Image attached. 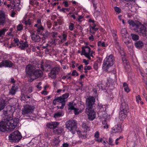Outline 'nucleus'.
Listing matches in <instances>:
<instances>
[{
  "label": "nucleus",
  "mask_w": 147,
  "mask_h": 147,
  "mask_svg": "<svg viewBox=\"0 0 147 147\" xmlns=\"http://www.w3.org/2000/svg\"><path fill=\"white\" fill-rule=\"evenodd\" d=\"M5 20L4 14L0 15V25H3L5 23Z\"/></svg>",
  "instance_id": "nucleus-30"
},
{
  "label": "nucleus",
  "mask_w": 147,
  "mask_h": 147,
  "mask_svg": "<svg viewBox=\"0 0 147 147\" xmlns=\"http://www.w3.org/2000/svg\"><path fill=\"white\" fill-rule=\"evenodd\" d=\"M127 22L130 26L134 27V29L135 31L144 36H147V26L146 27L140 22L132 20H129Z\"/></svg>",
  "instance_id": "nucleus-1"
},
{
  "label": "nucleus",
  "mask_w": 147,
  "mask_h": 147,
  "mask_svg": "<svg viewBox=\"0 0 147 147\" xmlns=\"http://www.w3.org/2000/svg\"><path fill=\"white\" fill-rule=\"evenodd\" d=\"M129 109L128 105L125 102L122 103L121 105L120 111H123L126 113H128Z\"/></svg>",
  "instance_id": "nucleus-19"
},
{
  "label": "nucleus",
  "mask_w": 147,
  "mask_h": 147,
  "mask_svg": "<svg viewBox=\"0 0 147 147\" xmlns=\"http://www.w3.org/2000/svg\"><path fill=\"white\" fill-rule=\"evenodd\" d=\"M17 41H18V42L17 43V45L21 50H24L26 47H27L28 46L27 42L26 41L24 42L22 41H20V42H19L18 39L16 40L15 41L18 42Z\"/></svg>",
  "instance_id": "nucleus-14"
},
{
  "label": "nucleus",
  "mask_w": 147,
  "mask_h": 147,
  "mask_svg": "<svg viewBox=\"0 0 147 147\" xmlns=\"http://www.w3.org/2000/svg\"><path fill=\"white\" fill-rule=\"evenodd\" d=\"M22 22L29 29H30L33 27V23L31 19H28L26 20L25 18L22 20Z\"/></svg>",
  "instance_id": "nucleus-15"
},
{
  "label": "nucleus",
  "mask_w": 147,
  "mask_h": 147,
  "mask_svg": "<svg viewBox=\"0 0 147 147\" xmlns=\"http://www.w3.org/2000/svg\"><path fill=\"white\" fill-rule=\"evenodd\" d=\"M60 140L58 138H55L53 140L51 143L52 145L53 146H59V143Z\"/></svg>",
  "instance_id": "nucleus-29"
},
{
  "label": "nucleus",
  "mask_w": 147,
  "mask_h": 147,
  "mask_svg": "<svg viewBox=\"0 0 147 147\" xmlns=\"http://www.w3.org/2000/svg\"><path fill=\"white\" fill-rule=\"evenodd\" d=\"M48 33L47 32L45 34H44V33L42 34V37L41 39L43 41L45 39L47 38L48 36Z\"/></svg>",
  "instance_id": "nucleus-48"
},
{
  "label": "nucleus",
  "mask_w": 147,
  "mask_h": 147,
  "mask_svg": "<svg viewBox=\"0 0 147 147\" xmlns=\"http://www.w3.org/2000/svg\"><path fill=\"white\" fill-rule=\"evenodd\" d=\"M52 36L53 38L56 37L57 36L58 33L57 32H53L51 33Z\"/></svg>",
  "instance_id": "nucleus-57"
},
{
  "label": "nucleus",
  "mask_w": 147,
  "mask_h": 147,
  "mask_svg": "<svg viewBox=\"0 0 147 147\" xmlns=\"http://www.w3.org/2000/svg\"><path fill=\"white\" fill-rule=\"evenodd\" d=\"M114 60V57L112 55L107 57L104 60L103 64L102 69L104 71H108L109 68L113 65Z\"/></svg>",
  "instance_id": "nucleus-2"
},
{
  "label": "nucleus",
  "mask_w": 147,
  "mask_h": 147,
  "mask_svg": "<svg viewBox=\"0 0 147 147\" xmlns=\"http://www.w3.org/2000/svg\"><path fill=\"white\" fill-rule=\"evenodd\" d=\"M63 115V113L62 111L58 112L54 114V117L55 118L60 117Z\"/></svg>",
  "instance_id": "nucleus-36"
},
{
  "label": "nucleus",
  "mask_w": 147,
  "mask_h": 147,
  "mask_svg": "<svg viewBox=\"0 0 147 147\" xmlns=\"http://www.w3.org/2000/svg\"><path fill=\"white\" fill-rule=\"evenodd\" d=\"M57 23H58L59 25H61L63 23L61 19H58L57 20Z\"/></svg>",
  "instance_id": "nucleus-63"
},
{
  "label": "nucleus",
  "mask_w": 147,
  "mask_h": 147,
  "mask_svg": "<svg viewBox=\"0 0 147 147\" xmlns=\"http://www.w3.org/2000/svg\"><path fill=\"white\" fill-rule=\"evenodd\" d=\"M63 130V129L62 127H59L57 129L53 131V132L54 134H60L62 133Z\"/></svg>",
  "instance_id": "nucleus-31"
},
{
  "label": "nucleus",
  "mask_w": 147,
  "mask_h": 147,
  "mask_svg": "<svg viewBox=\"0 0 147 147\" xmlns=\"http://www.w3.org/2000/svg\"><path fill=\"white\" fill-rule=\"evenodd\" d=\"M33 74V76H35L36 78L41 77L42 76L43 74L42 71L40 69L35 70Z\"/></svg>",
  "instance_id": "nucleus-22"
},
{
  "label": "nucleus",
  "mask_w": 147,
  "mask_h": 147,
  "mask_svg": "<svg viewBox=\"0 0 147 147\" xmlns=\"http://www.w3.org/2000/svg\"><path fill=\"white\" fill-rule=\"evenodd\" d=\"M131 36L134 40H136L138 39L139 36L136 34H131Z\"/></svg>",
  "instance_id": "nucleus-41"
},
{
  "label": "nucleus",
  "mask_w": 147,
  "mask_h": 147,
  "mask_svg": "<svg viewBox=\"0 0 147 147\" xmlns=\"http://www.w3.org/2000/svg\"><path fill=\"white\" fill-rule=\"evenodd\" d=\"M37 28V32L38 33L40 32L41 30H43L44 29L43 27L41 25H38Z\"/></svg>",
  "instance_id": "nucleus-45"
},
{
  "label": "nucleus",
  "mask_w": 147,
  "mask_h": 147,
  "mask_svg": "<svg viewBox=\"0 0 147 147\" xmlns=\"http://www.w3.org/2000/svg\"><path fill=\"white\" fill-rule=\"evenodd\" d=\"M10 102L11 103V104L12 106H15L16 103L18 102L16 98H12L9 100Z\"/></svg>",
  "instance_id": "nucleus-34"
},
{
  "label": "nucleus",
  "mask_w": 147,
  "mask_h": 147,
  "mask_svg": "<svg viewBox=\"0 0 147 147\" xmlns=\"http://www.w3.org/2000/svg\"><path fill=\"white\" fill-rule=\"evenodd\" d=\"M135 45L137 48H140L142 47L144 44L142 42L139 41L136 42L135 44Z\"/></svg>",
  "instance_id": "nucleus-35"
},
{
  "label": "nucleus",
  "mask_w": 147,
  "mask_h": 147,
  "mask_svg": "<svg viewBox=\"0 0 147 147\" xmlns=\"http://www.w3.org/2000/svg\"><path fill=\"white\" fill-rule=\"evenodd\" d=\"M77 122L75 120L67 121L65 123V127L71 133L74 134L76 131Z\"/></svg>",
  "instance_id": "nucleus-4"
},
{
  "label": "nucleus",
  "mask_w": 147,
  "mask_h": 147,
  "mask_svg": "<svg viewBox=\"0 0 147 147\" xmlns=\"http://www.w3.org/2000/svg\"><path fill=\"white\" fill-rule=\"evenodd\" d=\"M112 36L114 37V40L115 41H117L118 38V37L116 33H113L112 34Z\"/></svg>",
  "instance_id": "nucleus-55"
},
{
  "label": "nucleus",
  "mask_w": 147,
  "mask_h": 147,
  "mask_svg": "<svg viewBox=\"0 0 147 147\" xmlns=\"http://www.w3.org/2000/svg\"><path fill=\"white\" fill-rule=\"evenodd\" d=\"M115 47L119 51L120 54L122 56H124L125 53L123 50V49L121 47L118 41L117 40L115 41Z\"/></svg>",
  "instance_id": "nucleus-16"
},
{
  "label": "nucleus",
  "mask_w": 147,
  "mask_h": 147,
  "mask_svg": "<svg viewBox=\"0 0 147 147\" xmlns=\"http://www.w3.org/2000/svg\"><path fill=\"white\" fill-rule=\"evenodd\" d=\"M59 67L57 65L52 69L51 72L49 73V76L52 78H55L56 74L59 73Z\"/></svg>",
  "instance_id": "nucleus-11"
},
{
  "label": "nucleus",
  "mask_w": 147,
  "mask_h": 147,
  "mask_svg": "<svg viewBox=\"0 0 147 147\" xmlns=\"http://www.w3.org/2000/svg\"><path fill=\"white\" fill-rule=\"evenodd\" d=\"M13 65L12 62L9 60H4L0 63V67H11Z\"/></svg>",
  "instance_id": "nucleus-13"
},
{
  "label": "nucleus",
  "mask_w": 147,
  "mask_h": 147,
  "mask_svg": "<svg viewBox=\"0 0 147 147\" xmlns=\"http://www.w3.org/2000/svg\"><path fill=\"white\" fill-rule=\"evenodd\" d=\"M98 30V28H95V26H93L90 27V33L94 34L95 33V32L97 31Z\"/></svg>",
  "instance_id": "nucleus-38"
},
{
  "label": "nucleus",
  "mask_w": 147,
  "mask_h": 147,
  "mask_svg": "<svg viewBox=\"0 0 147 147\" xmlns=\"http://www.w3.org/2000/svg\"><path fill=\"white\" fill-rule=\"evenodd\" d=\"M98 46L99 47L101 46L102 47H106V45L104 42L99 41L98 42Z\"/></svg>",
  "instance_id": "nucleus-43"
},
{
  "label": "nucleus",
  "mask_w": 147,
  "mask_h": 147,
  "mask_svg": "<svg viewBox=\"0 0 147 147\" xmlns=\"http://www.w3.org/2000/svg\"><path fill=\"white\" fill-rule=\"evenodd\" d=\"M31 38L35 42H39L41 40V37L39 36L34 33H33L31 35Z\"/></svg>",
  "instance_id": "nucleus-23"
},
{
  "label": "nucleus",
  "mask_w": 147,
  "mask_h": 147,
  "mask_svg": "<svg viewBox=\"0 0 147 147\" xmlns=\"http://www.w3.org/2000/svg\"><path fill=\"white\" fill-rule=\"evenodd\" d=\"M99 133L98 131H96L94 135V137L97 139L98 138L99 136Z\"/></svg>",
  "instance_id": "nucleus-52"
},
{
  "label": "nucleus",
  "mask_w": 147,
  "mask_h": 147,
  "mask_svg": "<svg viewBox=\"0 0 147 147\" xmlns=\"http://www.w3.org/2000/svg\"><path fill=\"white\" fill-rule=\"evenodd\" d=\"M5 121V123L7 124V126H8V130L10 131H12L17 126V124L18 122V119L15 118L14 119L9 120L8 119H4Z\"/></svg>",
  "instance_id": "nucleus-7"
},
{
  "label": "nucleus",
  "mask_w": 147,
  "mask_h": 147,
  "mask_svg": "<svg viewBox=\"0 0 147 147\" xmlns=\"http://www.w3.org/2000/svg\"><path fill=\"white\" fill-rule=\"evenodd\" d=\"M95 102V98L93 96H89L86 99V109L93 108V105Z\"/></svg>",
  "instance_id": "nucleus-10"
},
{
  "label": "nucleus",
  "mask_w": 147,
  "mask_h": 147,
  "mask_svg": "<svg viewBox=\"0 0 147 147\" xmlns=\"http://www.w3.org/2000/svg\"><path fill=\"white\" fill-rule=\"evenodd\" d=\"M5 101L3 100L0 102V111L3 109L5 106Z\"/></svg>",
  "instance_id": "nucleus-39"
},
{
  "label": "nucleus",
  "mask_w": 147,
  "mask_h": 147,
  "mask_svg": "<svg viewBox=\"0 0 147 147\" xmlns=\"http://www.w3.org/2000/svg\"><path fill=\"white\" fill-rule=\"evenodd\" d=\"M128 113H126L123 111H120L119 113V118L120 120L123 121L127 116Z\"/></svg>",
  "instance_id": "nucleus-27"
},
{
  "label": "nucleus",
  "mask_w": 147,
  "mask_h": 147,
  "mask_svg": "<svg viewBox=\"0 0 147 147\" xmlns=\"http://www.w3.org/2000/svg\"><path fill=\"white\" fill-rule=\"evenodd\" d=\"M121 35L123 38V40L127 39H129L128 33L126 28H122L120 31Z\"/></svg>",
  "instance_id": "nucleus-17"
},
{
  "label": "nucleus",
  "mask_w": 147,
  "mask_h": 147,
  "mask_svg": "<svg viewBox=\"0 0 147 147\" xmlns=\"http://www.w3.org/2000/svg\"><path fill=\"white\" fill-rule=\"evenodd\" d=\"M74 114L75 115H77L79 114V112L78 111V109L76 108H75L74 109Z\"/></svg>",
  "instance_id": "nucleus-64"
},
{
  "label": "nucleus",
  "mask_w": 147,
  "mask_h": 147,
  "mask_svg": "<svg viewBox=\"0 0 147 147\" xmlns=\"http://www.w3.org/2000/svg\"><path fill=\"white\" fill-rule=\"evenodd\" d=\"M114 9L116 12L118 13H119L121 12L120 9L118 7H115L114 8Z\"/></svg>",
  "instance_id": "nucleus-54"
},
{
  "label": "nucleus",
  "mask_w": 147,
  "mask_h": 147,
  "mask_svg": "<svg viewBox=\"0 0 147 147\" xmlns=\"http://www.w3.org/2000/svg\"><path fill=\"white\" fill-rule=\"evenodd\" d=\"M7 30L5 28H4L0 30V37L4 36L5 32Z\"/></svg>",
  "instance_id": "nucleus-40"
},
{
  "label": "nucleus",
  "mask_w": 147,
  "mask_h": 147,
  "mask_svg": "<svg viewBox=\"0 0 147 147\" xmlns=\"http://www.w3.org/2000/svg\"><path fill=\"white\" fill-rule=\"evenodd\" d=\"M122 59L125 69L127 71H129L130 68L129 63L128 62L125 58H122Z\"/></svg>",
  "instance_id": "nucleus-21"
},
{
  "label": "nucleus",
  "mask_w": 147,
  "mask_h": 147,
  "mask_svg": "<svg viewBox=\"0 0 147 147\" xmlns=\"http://www.w3.org/2000/svg\"><path fill=\"white\" fill-rule=\"evenodd\" d=\"M40 67L42 70H46L47 71H49V69H50L51 68V67L50 64H48L46 62L44 63L43 65L42 63L41 64Z\"/></svg>",
  "instance_id": "nucleus-24"
},
{
  "label": "nucleus",
  "mask_w": 147,
  "mask_h": 147,
  "mask_svg": "<svg viewBox=\"0 0 147 147\" xmlns=\"http://www.w3.org/2000/svg\"><path fill=\"white\" fill-rule=\"evenodd\" d=\"M35 108L34 106L26 104L24 105L22 109V113L24 116L29 117Z\"/></svg>",
  "instance_id": "nucleus-6"
},
{
  "label": "nucleus",
  "mask_w": 147,
  "mask_h": 147,
  "mask_svg": "<svg viewBox=\"0 0 147 147\" xmlns=\"http://www.w3.org/2000/svg\"><path fill=\"white\" fill-rule=\"evenodd\" d=\"M7 108L8 109L7 110L4 111L3 112V113L5 116H7L8 113L11 111V107L10 106H8L7 107Z\"/></svg>",
  "instance_id": "nucleus-37"
},
{
  "label": "nucleus",
  "mask_w": 147,
  "mask_h": 147,
  "mask_svg": "<svg viewBox=\"0 0 147 147\" xmlns=\"http://www.w3.org/2000/svg\"><path fill=\"white\" fill-rule=\"evenodd\" d=\"M17 91V89L14 85H13L10 90L9 94L11 95H13L15 94Z\"/></svg>",
  "instance_id": "nucleus-32"
},
{
  "label": "nucleus",
  "mask_w": 147,
  "mask_h": 147,
  "mask_svg": "<svg viewBox=\"0 0 147 147\" xmlns=\"http://www.w3.org/2000/svg\"><path fill=\"white\" fill-rule=\"evenodd\" d=\"M51 20H54L55 19L57 18V16L54 14H53L51 16Z\"/></svg>",
  "instance_id": "nucleus-62"
},
{
  "label": "nucleus",
  "mask_w": 147,
  "mask_h": 147,
  "mask_svg": "<svg viewBox=\"0 0 147 147\" xmlns=\"http://www.w3.org/2000/svg\"><path fill=\"white\" fill-rule=\"evenodd\" d=\"M74 24L72 23H70L69 27V29L70 30H72L74 29Z\"/></svg>",
  "instance_id": "nucleus-50"
},
{
  "label": "nucleus",
  "mask_w": 147,
  "mask_h": 147,
  "mask_svg": "<svg viewBox=\"0 0 147 147\" xmlns=\"http://www.w3.org/2000/svg\"><path fill=\"white\" fill-rule=\"evenodd\" d=\"M69 96V94L67 93L63 94L61 96L56 97L53 100V103L54 105H56L57 102L61 103L62 104L61 106L58 107V108L59 109H62L65 105V102L67 101V98Z\"/></svg>",
  "instance_id": "nucleus-3"
},
{
  "label": "nucleus",
  "mask_w": 147,
  "mask_h": 147,
  "mask_svg": "<svg viewBox=\"0 0 147 147\" xmlns=\"http://www.w3.org/2000/svg\"><path fill=\"white\" fill-rule=\"evenodd\" d=\"M98 64L97 62H95L93 65V67L95 70H97L98 68Z\"/></svg>",
  "instance_id": "nucleus-47"
},
{
  "label": "nucleus",
  "mask_w": 147,
  "mask_h": 147,
  "mask_svg": "<svg viewBox=\"0 0 147 147\" xmlns=\"http://www.w3.org/2000/svg\"><path fill=\"white\" fill-rule=\"evenodd\" d=\"M67 78V79H70L71 78V76H69L68 75H66L65 76H64L62 77V79L64 80L65 78Z\"/></svg>",
  "instance_id": "nucleus-61"
},
{
  "label": "nucleus",
  "mask_w": 147,
  "mask_h": 147,
  "mask_svg": "<svg viewBox=\"0 0 147 147\" xmlns=\"http://www.w3.org/2000/svg\"><path fill=\"white\" fill-rule=\"evenodd\" d=\"M82 53L81 55H84L89 59L90 60V57L93 58L94 57L92 55L94 52L93 51H91L90 48L88 46L83 47L82 48Z\"/></svg>",
  "instance_id": "nucleus-8"
},
{
  "label": "nucleus",
  "mask_w": 147,
  "mask_h": 147,
  "mask_svg": "<svg viewBox=\"0 0 147 147\" xmlns=\"http://www.w3.org/2000/svg\"><path fill=\"white\" fill-rule=\"evenodd\" d=\"M17 30L18 31H21L23 29V26L22 24H20L17 26Z\"/></svg>",
  "instance_id": "nucleus-46"
},
{
  "label": "nucleus",
  "mask_w": 147,
  "mask_h": 147,
  "mask_svg": "<svg viewBox=\"0 0 147 147\" xmlns=\"http://www.w3.org/2000/svg\"><path fill=\"white\" fill-rule=\"evenodd\" d=\"M82 128L84 129V130H87L89 128V127L87 124L84 122H83L82 125Z\"/></svg>",
  "instance_id": "nucleus-42"
},
{
  "label": "nucleus",
  "mask_w": 147,
  "mask_h": 147,
  "mask_svg": "<svg viewBox=\"0 0 147 147\" xmlns=\"http://www.w3.org/2000/svg\"><path fill=\"white\" fill-rule=\"evenodd\" d=\"M123 87L124 88L125 91L127 92H129L130 90L129 88L128 84L126 82H124L123 84Z\"/></svg>",
  "instance_id": "nucleus-33"
},
{
  "label": "nucleus",
  "mask_w": 147,
  "mask_h": 147,
  "mask_svg": "<svg viewBox=\"0 0 147 147\" xmlns=\"http://www.w3.org/2000/svg\"><path fill=\"white\" fill-rule=\"evenodd\" d=\"M5 121L4 120V121L1 123H0V131H9L8 128L7 127V124L5 123Z\"/></svg>",
  "instance_id": "nucleus-20"
},
{
  "label": "nucleus",
  "mask_w": 147,
  "mask_h": 147,
  "mask_svg": "<svg viewBox=\"0 0 147 147\" xmlns=\"http://www.w3.org/2000/svg\"><path fill=\"white\" fill-rule=\"evenodd\" d=\"M128 147H134L135 143L133 142H131L129 143L128 144Z\"/></svg>",
  "instance_id": "nucleus-51"
},
{
  "label": "nucleus",
  "mask_w": 147,
  "mask_h": 147,
  "mask_svg": "<svg viewBox=\"0 0 147 147\" xmlns=\"http://www.w3.org/2000/svg\"><path fill=\"white\" fill-rule=\"evenodd\" d=\"M77 133L79 137L82 139H85L87 138V136L86 131H81L79 130L77 131Z\"/></svg>",
  "instance_id": "nucleus-18"
},
{
  "label": "nucleus",
  "mask_w": 147,
  "mask_h": 147,
  "mask_svg": "<svg viewBox=\"0 0 147 147\" xmlns=\"http://www.w3.org/2000/svg\"><path fill=\"white\" fill-rule=\"evenodd\" d=\"M63 36V39L62 40L63 41H65L66 40V38L67 37V35L64 33V32H63V33L62 34Z\"/></svg>",
  "instance_id": "nucleus-49"
},
{
  "label": "nucleus",
  "mask_w": 147,
  "mask_h": 147,
  "mask_svg": "<svg viewBox=\"0 0 147 147\" xmlns=\"http://www.w3.org/2000/svg\"><path fill=\"white\" fill-rule=\"evenodd\" d=\"M68 110H73L74 109V107L73 106V103L70 102L68 104Z\"/></svg>",
  "instance_id": "nucleus-44"
},
{
  "label": "nucleus",
  "mask_w": 147,
  "mask_h": 147,
  "mask_svg": "<svg viewBox=\"0 0 147 147\" xmlns=\"http://www.w3.org/2000/svg\"><path fill=\"white\" fill-rule=\"evenodd\" d=\"M19 3H19V2L17 3V4L18 5H14V8L17 10H20V7H19Z\"/></svg>",
  "instance_id": "nucleus-56"
},
{
  "label": "nucleus",
  "mask_w": 147,
  "mask_h": 147,
  "mask_svg": "<svg viewBox=\"0 0 147 147\" xmlns=\"http://www.w3.org/2000/svg\"><path fill=\"white\" fill-rule=\"evenodd\" d=\"M85 113L87 114L88 118L90 120L92 121L95 118L96 114L94 108L86 109Z\"/></svg>",
  "instance_id": "nucleus-9"
},
{
  "label": "nucleus",
  "mask_w": 147,
  "mask_h": 147,
  "mask_svg": "<svg viewBox=\"0 0 147 147\" xmlns=\"http://www.w3.org/2000/svg\"><path fill=\"white\" fill-rule=\"evenodd\" d=\"M112 129L113 131H114L113 132L115 133L121 132L122 131L121 125L119 124L115 125L112 128Z\"/></svg>",
  "instance_id": "nucleus-26"
},
{
  "label": "nucleus",
  "mask_w": 147,
  "mask_h": 147,
  "mask_svg": "<svg viewBox=\"0 0 147 147\" xmlns=\"http://www.w3.org/2000/svg\"><path fill=\"white\" fill-rule=\"evenodd\" d=\"M91 67L90 65L86 66L84 67V70H88L91 69Z\"/></svg>",
  "instance_id": "nucleus-60"
},
{
  "label": "nucleus",
  "mask_w": 147,
  "mask_h": 147,
  "mask_svg": "<svg viewBox=\"0 0 147 147\" xmlns=\"http://www.w3.org/2000/svg\"><path fill=\"white\" fill-rule=\"evenodd\" d=\"M136 101L138 102H139V100L140 101L142 100V98L139 95H138V96H136Z\"/></svg>",
  "instance_id": "nucleus-59"
},
{
  "label": "nucleus",
  "mask_w": 147,
  "mask_h": 147,
  "mask_svg": "<svg viewBox=\"0 0 147 147\" xmlns=\"http://www.w3.org/2000/svg\"><path fill=\"white\" fill-rule=\"evenodd\" d=\"M72 75L73 76H74L75 75H76V76H78L79 74L75 70H74L73 71L72 73Z\"/></svg>",
  "instance_id": "nucleus-53"
},
{
  "label": "nucleus",
  "mask_w": 147,
  "mask_h": 147,
  "mask_svg": "<svg viewBox=\"0 0 147 147\" xmlns=\"http://www.w3.org/2000/svg\"><path fill=\"white\" fill-rule=\"evenodd\" d=\"M34 70V67L33 66L28 65L26 67V73L29 76H33Z\"/></svg>",
  "instance_id": "nucleus-12"
},
{
  "label": "nucleus",
  "mask_w": 147,
  "mask_h": 147,
  "mask_svg": "<svg viewBox=\"0 0 147 147\" xmlns=\"http://www.w3.org/2000/svg\"><path fill=\"white\" fill-rule=\"evenodd\" d=\"M59 124L58 122H55L48 123L47 124V125L48 127L50 129H53L56 128Z\"/></svg>",
  "instance_id": "nucleus-25"
},
{
  "label": "nucleus",
  "mask_w": 147,
  "mask_h": 147,
  "mask_svg": "<svg viewBox=\"0 0 147 147\" xmlns=\"http://www.w3.org/2000/svg\"><path fill=\"white\" fill-rule=\"evenodd\" d=\"M129 39H123V40L129 48L131 49L133 47V44L131 42L129 41Z\"/></svg>",
  "instance_id": "nucleus-28"
},
{
  "label": "nucleus",
  "mask_w": 147,
  "mask_h": 147,
  "mask_svg": "<svg viewBox=\"0 0 147 147\" xmlns=\"http://www.w3.org/2000/svg\"><path fill=\"white\" fill-rule=\"evenodd\" d=\"M8 137L10 142L15 143L19 142L22 139V136L19 131H16L10 134Z\"/></svg>",
  "instance_id": "nucleus-5"
},
{
  "label": "nucleus",
  "mask_w": 147,
  "mask_h": 147,
  "mask_svg": "<svg viewBox=\"0 0 147 147\" xmlns=\"http://www.w3.org/2000/svg\"><path fill=\"white\" fill-rule=\"evenodd\" d=\"M113 141L112 138L111 137L109 138V144L110 145H113Z\"/></svg>",
  "instance_id": "nucleus-58"
}]
</instances>
